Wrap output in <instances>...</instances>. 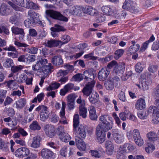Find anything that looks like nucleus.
Here are the masks:
<instances>
[{
    "label": "nucleus",
    "mask_w": 159,
    "mask_h": 159,
    "mask_svg": "<svg viewBox=\"0 0 159 159\" xmlns=\"http://www.w3.org/2000/svg\"><path fill=\"white\" fill-rule=\"evenodd\" d=\"M99 124L96 128L97 139L100 143L105 140L106 132L111 129L113 123L112 118L107 115L104 114L99 117Z\"/></svg>",
    "instance_id": "1"
},
{
    "label": "nucleus",
    "mask_w": 159,
    "mask_h": 159,
    "mask_svg": "<svg viewBox=\"0 0 159 159\" xmlns=\"http://www.w3.org/2000/svg\"><path fill=\"white\" fill-rule=\"evenodd\" d=\"M83 76L84 79L86 81H89L84 88L82 91L84 95L88 96L92 93L93 89L95 84V82L94 81V74L92 70H88L84 71Z\"/></svg>",
    "instance_id": "2"
},
{
    "label": "nucleus",
    "mask_w": 159,
    "mask_h": 159,
    "mask_svg": "<svg viewBox=\"0 0 159 159\" xmlns=\"http://www.w3.org/2000/svg\"><path fill=\"white\" fill-rule=\"evenodd\" d=\"M47 17H50L54 19L67 22L68 19L63 16L60 12L52 10H48L46 11Z\"/></svg>",
    "instance_id": "3"
},
{
    "label": "nucleus",
    "mask_w": 159,
    "mask_h": 159,
    "mask_svg": "<svg viewBox=\"0 0 159 159\" xmlns=\"http://www.w3.org/2000/svg\"><path fill=\"white\" fill-rule=\"evenodd\" d=\"M47 17H50L54 19L67 22L68 19L63 16L60 12L52 10H48L46 11Z\"/></svg>",
    "instance_id": "4"
},
{
    "label": "nucleus",
    "mask_w": 159,
    "mask_h": 159,
    "mask_svg": "<svg viewBox=\"0 0 159 159\" xmlns=\"http://www.w3.org/2000/svg\"><path fill=\"white\" fill-rule=\"evenodd\" d=\"M123 9L129 11L132 13H137L138 9L134 6V3L131 0H126L123 3L122 7Z\"/></svg>",
    "instance_id": "5"
},
{
    "label": "nucleus",
    "mask_w": 159,
    "mask_h": 159,
    "mask_svg": "<svg viewBox=\"0 0 159 159\" xmlns=\"http://www.w3.org/2000/svg\"><path fill=\"white\" fill-rule=\"evenodd\" d=\"M74 131L76 135L75 138H79L80 139H84L86 136L85 129L83 126L79 125L74 127Z\"/></svg>",
    "instance_id": "6"
},
{
    "label": "nucleus",
    "mask_w": 159,
    "mask_h": 159,
    "mask_svg": "<svg viewBox=\"0 0 159 159\" xmlns=\"http://www.w3.org/2000/svg\"><path fill=\"white\" fill-rule=\"evenodd\" d=\"M112 131L113 139L115 142L118 144L123 143L124 139L123 134H119L117 129H113Z\"/></svg>",
    "instance_id": "7"
},
{
    "label": "nucleus",
    "mask_w": 159,
    "mask_h": 159,
    "mask_svg": "<svg viewBox=\"0 0 159 159\" xmlns=\"http://www.w3.org/2000/svg\"><path fill=\"white\" fill-rule=\"evenodd\" d=\"M78 12L81 13V9L83 11L84 13L91 16H96L97 11L95 9H93L91 6H86L85 7H80Z\"/></svg>",
    "instance_id": "8"
},
{
    "label": "nucleus",
    "mask_w": 159,
    "mask_h": 159,
    "mask_svg": "<svg viewBox=\"0 0 159 159\" xmlns=\"http://www.w3.org/2000/svg\"><path fill=\"white\" fill-rule=\"evenodd\" d=\"M150 112L152 113V122L157 124L159 122V111L153 106L149 107Z\"/></svg>",
    "instance_id": "9"
},
{
    "label": "nucleus",
    "mask_w": 159,
    "mask_h": 159,
    "mask_svg": "<svg viewBox=\"0 0 159 159\" xmlns=\"http://www.w3.org/2000/svg\"><path fill=\"white\" fill-rule=\"evenodd\" d=\"M54 154L52 151L47 148L43 149L41 151V156L43 159H53Z\"/></svg>",
    "instance_id": "10"
},
{
    "label": "nucleus",
    "mask_w": 159,
    "mask_h": 159,
    "mask_svg": "<svg viewBox=\"0 0 159 159\" xmlns=\"http://www.w3.org/2000/svg\"><path fill=\"white\" fill-rule=\"evenodd\" d=\"M28 18L35 21L36 23H38L41 25H42V21L39 20L38 14L34 11L30 10L28 11Z\"/></svg>",
    "instance_id": "11"
},
{
    "label": "nucleus",
    "mask_w": 159,
    "mask_h": 159,
    "mask_svg": "<svg viewBox=\"0 0 159 159\" xmlns=\"http://www.w3.org/2000/svg\"><path fill=\"white\" fill-rule=\"evenodd\" d=\"M146 75L145 79L142 80L141 82V86L144 90H147L148 89V85L151 83L152 81L151 75L147 73Z\"/></svg>",
    "instance_id": "12"
},
{
    "label": "nucleus",
    "mask_w": 159,
    "mask_h": 159,
    "mask_svg": "<svg viewBox=\"0 0 159 159\" xmlns=\"http://www.w3.org/2000/svg\"><path fill=\"white\" fill-rule=\"evenodd\" d=\"M109 73L110 71L107 68H103L98 73V79L100 81H104L106 80Z\"/></svg>",
    "instance_id": "13"
},
{
    "label": "nucleus",
    "mask_w": 159,
    "mask_h": 159,
    "mask_svg": "<svg viewBox=\"0 0 159 159\" xmlns=\"http://www.w3.org/2000/svg\"><path fill=\"white\" fill-rule=\"evenodd\" d=\"M48 63V61L46 59L41 58L37 62L35 65L32 66V69L34 70H41L43 66H45Z\"/></svg>",
    "instance_id": "14"
},
{
    "label": "nucleus",
    "mask_w": 159,
    "mask_h": 159,
    "mask_svg": "<svg viewBox=\"0 0 159 159\" xmlns=\"http://www.w3.org/2000/svg\"><path fill=\"white\" fill-rule=\"evenodd\" d=\"M16 156L20 157L27 156L30 154L29 150L26 148L23 147L18 148L16 151Z\"/></svg>",
    "instance_id": "15"
},
{
    "label": "nucleus",
    "mask_w": 159,
    "mask_h": 159,
    "mask_svg": "<svg viewBox=\"0 0 159 159\" xmlns=\"http://www.w3.org/2000/svg\"><path fill=\"white\" fill-rule=\"evenodd\" d=\"M44 127L46 134L48 137L52 138L55 136V133L54 126L47 125Z\"/></svg>",
    "instance_id": "16"
},
{
    "label": "nucleus",
    "mask_w": 159,
    "mask_h": 159,
    "mask_svg": "<svg viewBox=\"0 0 159 159\" xmlns=\"http://www.w3.org/2000/svg\"><path fill=\"white\" fill-rule=\"evenodd\" d=\"M105 147L106 148V153L109 155H112L114 149L113 143L110 141H107L105 143Z\"/></svg>",
    "instance_id": "17"
},
{
    "label": "nucleus",
    "mask_w": 159,
    "mask_h": 159,
    "mask_svg": "<svg viewBox=\"0 0 159 159\" xmlns=\"http://www.w3.org/2000/svg\"><path fill=\"white\" fill-rule=\"evenodd\" d=\"M10 7L4 3L2 4L0 7V15L7 16L10 14Z\"/></svg>",
    "instance_id": "18"
},
{
    "label": "nucleus",
    "mask_w": 159,
    "mask_h": 159,
    "mask_svg": "<svg viewBox=\"0 0 159 159\" xmlns=\"http://www.w3.org/2000/svg\"><path fill=\"white\" fill-rule=\"evenodd\" d=\"M11 30L13 34H20L21 35V37L19 38L20 40L23 39V37H24L25 34L23 29L13 26L11 27Z\"/></svg>",
    "instance_id": "19"
},
{
    "label": "nucleus",
    "mask_w": 159,
    "mask_h": 159,
    "mask_svg": "<svg viewBox=\"0 0 159 159\" xmlns=\"http://www.w3.org/2000/svg\"><path fill=\"white\" fill-rule=\"evenodd\" d=\"M75 143L77 148L80 151H84L86 146L85 143L82 139L75 138Z\"/></svg>",
    "instance_id": "20"
},
{
    "label": "nucleus",
    "mask_w": 159,
    "mask_h": 159,
    "mask_svg": "<svg viewBox=\"0 0 159 159\" xmlns=\"http://www.w3.org/2000/svg\"><path fill=\"white\" fill-rule=\"evenodd\" d=\"M61 41L56 39H50L47 41L46 46L49 48L61 46Z\"/></svg>",
    "instance_id": "21"
},
{
    "label": "nucleus",
    "mask_w": 159,
    "mask_h": 159,
    "mask_svg": "<svg viewBox=\"0 0 159 159\" xmlns=\"http://www.w3.org/2000/svg\"><path fill=\"white\" fill-rule=\"evenodd\" d=\"M53 67L52 66L51 63H49L48 65H46L43 67L41 69L42 72L43 73V76H46L49 73H51L52 70L53 69Z\"/></svg>",
    "instance_id": "22"
},
{
    "label": "nucleus",
    "mask_w": 159,
    "mask_h": 159,
    "mask_svg": "<svg viewBox=\"0 0 159 159\" xmlns=\"http://www.w3.org/2000/svg\"><path fill=\"white\" fill-rule=\"evenodd\" d=\"M23 7L28 9H33L36 10L38 9V5L30 0H26V3H24Z\"/></svg>",
    "instance_id": "23"
},
{
    "label": "nucleus",
    "mask_w": 159,
    "mask_h": 159,
    "mask_svg": "<svg viewBox=\"0 0 159 159\" xmlns=\"http://www.w3.org/2000/svg\"><path fill=\"white\" fill-rule=\"evenodd\" d=\"M41 138L40 136H36L33 138V142L31 144V147L34 148H37L40 146V142Z\"/></svg>",
    "instance_id": "24"
},
{
    "label": "nucleus",
    "mask_w": 159,
    "mask_h": 159,
    "mask_svg": "<svg viewBox=\"0 0 159 159\" xmlns=\"http://www.w3.org/2000/svg\"><path fill=\"white\" fill-rule=\"evenodd\" d=\"M146 103L145 100L142 98L138 100L135 105L136 109L138 110H142L145 108Z\"/></svg>",
    "instance_id": "25"
},
{
    "label": "nucleus",
    "mask_w": 159,
    "mask_h": 159,
    "mask_svg": "<svg viewBox=\"0 0 159 159\" xmlns=\"http://www.w3.org/2000/svg\"><path fill=\"white\" fill-rule=\"evenodd\" d=\"M52 62L56 66H59L63 63V60L61 56H55L52 58Z\"/></svg>",
    "instance_id": "26"
},
{
    "label": "nucleus",
    "mask_w": 159,
    "mask_h": 159,
    "mask_svg": "<svg viewBox=\"0 0 159 159\" xmlns=\"http://www.w3.org/2000/svg\"><path fill=\"white\" fill-rule=\"evenodd\" d=\"M84 103L80 105L79 107V115L83 118H85L87 116V109L84 107Z\"/></svg>",
    "instance_id": "27"
},
{
    "label": "nucleus",
    "mask_w": 159,
    "mask_h": 159,
    "mask_svg": "<svg viewBox=\"0 0 159 159\" xmlns=\"http://www.w3.org/2000/svg\"><path fill=\"white\" fill-rule=\"evenodd\" d=\"M96 110L95 108L91 106L90 107L89 110V118L92 120H97L98 116L96 113Z\"/></svg>",
    "instance_id": "28"
},
{
    "label": "nucleus",
    "mask_w": 159,
    "mask_h": 159,
    "mask_svg": "<svg viewBox=\"0 0 159 159\" xmlns=\"http://www.w3.org/2000/svg\"><path fill=\"white\" fill-rule=\"evenodd\" d=\"M147 137L149 141L154 142L157 140V135L154 131H150L147 134Z\"/></svg>",
    "instance_id": "29"
},
{
    "label": "nucleus",
    "mask_w": 159,
    "mask_h": 159,
    "mask_svg": "<svg viewBox=\"0 0 159 159\" xmlns=\"http://www.w3.org/2000/svg\"><path fill=\"white\" fill-rule=\"evenodd\" d=\"M135 148V147L130 143L125 144L122 148H121L122 150H125L126 153H128L133 151Z\"/></svg>",
    "instance_id": "30"
},
{
    "label": "nucleus",
    "mask_w": 159,
    "mask_h": 159,
    "mask_svg": "<svg viewBox=\"0 0 159 159\" xmlns=\"http://www.w3.org/2000/svg\"><path fill=\"white\" fill-rule=\"evenodd\" d=\"M26 103V99L21 98L19 99L16 102V107L17 108L22 109L25 105Z\"/></svg>",
    "instance_id": "31"
},
{
    "label": "nucleus",
    "mask_w": 159,
    "mask_h": 159,
    "mask_svg": "<svg viewBox=\"0 0 159 159\" xmlns=\"http://www.w3.org/2000/svg\"><path fill=\"white\" fill-rule=\"evenodd\" d=\"M30 129L33 130H39L41 129L39 124L37 121H34L30 125Z\"/></svg>",
    "instance_id": "32"
},
{
    "label": "nucleus",
    "mask_w": 159,
    "mask_h": 159,
    "mask_svg": "<svg viewBox=\"0 0 159 159\" xmlns=\"http://www.w3.org/2000/svg\"><path fill=\"white\" fill-rule=\"evenodd\" d=\"M90 102L92 104H95L98 102L99 95L97 93L92 94L91 97H89Z\"/></svg>",
    "instance_id": "33"
},
{
    "label": "nucleus",
    "mask_w": 159,
    "mask_h": 159,
    "mask_svg": "<svg viewBox=\"0 0 159 159\" xmlns=\"http://www.w3.org/2000/svg\"><path fill=\"white\" fill-rule=\"evenodd\" d=\"M14 65L13 60L10 58H7L3 64V66L6 68H11Z\"/></svg>",
    "instance_id": "34"
},
{
    "label": "nucleus",
    "mask_w": 159,
    "mask_h": 159,
    "mask_svg": "<svg viewBox=\"0 0 159 159\" xmlns=\"http://www.w3.org/2000/svg\"><path fill=\"white\" fill-rule=\"evenodd\" d=\"M149 112H150V110H149V107L148 110L139 113L138 116V117L141 119H146Z\"/></svg>",
    "instance_id": "35"
},
{
    "label": "nucleus",
    "mask_w": 159,
    "mask_h": 159,
    "mask_svg": "<svg viewBox=\"0 0 159 159\" xmlns=\"http://www.w3.org/2000/svg\"><path fill=\"white\" fill-rule=\"evenodd\" d=\"M102 12L106 15H110L113 13L112 9L108 6H103L101 8Z\"/></svg>",
    "instance_id": "36"
},
{
    "label": "nucleus",
    "mask_w": 159,
    "mask_h": 159,
    "mask_svg": "<svg viewBox=\"0 0 159 159\" xmlns=\"http://www.w3.org/2000/svg\"><path fill=\"white\" fill-rule=\"evenodd\" d=\"M125 150H122L121 148L119 152H117L116 155L117 159H126V157L124 154L126 153Z\"/></svg>",
    "instance_id": "37"
},
{
    "label": "nucleus",
    "mask_w": 159,
    "mask_h": 159,
    "mask_svg": "<svg viewBox=\"0 0 159 159\" xmlns=\"http://www.w3.org/2000/svg\"><path fill=\"white\" fill-rule=\"evenodd\" d=\"M104 85L106 89L108 90H112L115 86L114 83L110 79L105 81Z\"/></svg>",
    "instance_id": "38"
},
{
    "label": "nucleus",
    "mask_w": 159,
    "mask_h": 159,
    "mask_svg": "<svg viewBox=\"0 0 159 159\" xmlns=\"http://www.w3.org/2000/svg\"><path fill=\"white\" fill-rule=\"evenodd\" d=\"M61 85V84L57 82H54L50 85L46 89L47 90L50 91L57 89Z\"/></svg>",
    "instance_id": "39"
},
{
    "label": "nucleus",
    "mask_w": 159,
    "mask_h": 159,
    "mask_svg": "<svg viewBox=\"0 0 159 159\" xmlns=\"http://www.w3.org/2000/svg\"><path fill=\"white\" fill-rule=\"evenodd\" d=\"M59 137L61 140L64 142H67L70 139V136L68 134H66L65 133H63L61 135H60Z\"/></svg>",
    "instance_id": "40"
},
{
    "label": "nucleus",
    "mask_w": 159,
    "mask_h": 159,
    "mask_svg": "<svg viewBox=\"0 0 159 159\" xmlns=\"http://www.w3.org/2000/svg\"><path fill=\"white\" fill-rule=\"evenodd\" d=\"M49 112L48 111H41L40 116V120L43 121H45L49 117Z\"/></svg>",
    "instance_id": "41"
},
{
    "label": "nucleus",
    "mask_w": 159,
    "mask_h": 159,
    "mask_svg": "<svg viewBox=\"0 0 159 159\" xmlns=\"http://www.w3.org/2000/svg\"><path fill=\"white\" fill-rule=\"evenodd\" d=\"M125 50L123 49H118L115 52L114 57L116 60L119 59L123 54Z\"/></svg>",
    "instance_id": "42"
},
{
    "label": "nucleus",
    "mask_w": 159,
    "mask_h": 159,
    "mask_svg": "<svg viewBox=\"0 0 159 159\" xmlns=\"http://www.w3.org/2000/svg\"><path fill=\"white\" fill-rule=\"evenodd\" d=\"M23 68V66L21 65L19 66L13 65L11 68V71L12 73H16L20 72Z\"/></svg>",
    "instance_id": "43"
},
{
    "label": "nucleus",
    "mask_w": 159,
    "mask_h": 159,
    "mask_svg": "<svg viewBox=\"0 0 159 159\" xmlns=\"http://www.w3.org/2000/svg\"><path fill=\"white\" fill-rule=\"evenodd\" d=\"M125 64L124 63H121V64L119 65L117 67L116 69V73L117 74L120 73L123 74L125 70Z\"/></svg>",
    "instance_id": "44"
},
{
    "label": "nucleus",
    "mask_w": 159,
    "mask_h": 159,
    "mask_svg": "<svg viewBox=\"0 0 159 159\" xmlns=\"http://www.w3.org/2000/svg\"><path fill=\"white\" fill-rule=\"evenodd\" d=\"M140 48V45L138 44L131 46L128 49V51L131 53H134L138 51Z\"/></svg>",
    "instance_id": "45"
},
{
    "label": "nucleus",
    "mask_w": 159,
    "mask_h": 159,
    "mask_svg": "<svg viewBox=\"0 0 159 159\" xmlns=\"http://www.w3.org/2000/svg\"><path fill=\"white\" fill-rule=\"evenodd\" d=\"M93 55L94 52H93L91 53L84 55V57L85 59H88L89 60H96L98 59V57H97L94 56Z\"/></svg>",
    "instance_id": "46"
},
{
    "label": "nucleus",
    "mask_w": 159,
    "mask_h": 159,
    "mask_svg": "<svg viewBox=\"0 0 159 159\" xmlns=\"http://www.w3.org/2000/svg\"><path fill=\"white\" fill-rule=\"evenodd\" d=\"M25 26L28 28L30 27L31 26L33 25L34 24H36L35 22L33 20L28 18L24 21Z\"/></svg>",
    "instance_id": "47"
},
{
    "label": "nucleus",
    "mask_w": 159,
    "mask_h": 159,
    "mask_svg": "<svg viewBox=\"0 0 159 159\" xmlns=\"http://www.w3.org/2000/svg\"><path fill=\"white\" fill-rule=\"evenodd\" d=\"M154 146L151 144H149L147 147L145 148V149L146 152L148 153L152 152L155 149Z\"/></svg>",
    "instance_id": "48"
},
{
    "label": "nucleus",
    "mask_w": 159,
    "mask_h": 159,
    "mask_svg": "<svg viewBox=\"0 0 159 159\" xmlns=\"http://www.w3.org/2000/svg\"><path fill=\"white\" fill-rule=\"evenodd\" d=\"M72 78L74 80L77 81H80L84 79L83 73H78L73 76Z\"/></svg>",
    "instance_id": "49"
},
{
    "label": "nucleus",
    "mask_w": 159,
    "mask_h": 159,
    "mask_svg": "<svg viewBox=\"0 0 159 159\" xmlns=\"http://www.w3.org/2000/svg\"><path fill=\"white\" fill-rule=\"evenodd\" d=\"M66 103L64 102H62V107L61 109V111L60 112V116L61 118L64 120V119H66L65 117V108L66 107Z\"/></svg>",
    "instance_id": "50"
},
{
    "label": "nucleus",
    "mask_w": 159,
    "mask_h": 159,
    "mask_svg": "<svg viewBox=\"0 0 159 159\" xmlns=\"http://www.w3.org/2000/svg\"><path fill=\"white\" fill-rule=\"evenodd\" d=\"M135 143L139 146H142L144 144V142L141 136L134 140Z\"/></svg>",
    "instance_id": "51"
},
{
    "label": "nucleus",
    "mask_w": 159,
    "mask_h": 159,
    "mask_svg": "<svg viewBox=\"0 0 159 159\" xmlns=\"http://www.w3.org/2000/svg\"><path fill=\"white\" fill-rule=\"evenodd\" d=\"M61 40L63 41H61V46L67 43L70 40V37L68 35H65L62 37Z\"/></svg>",
    "instance_id": "52"
},
{
    "label": "nucleus",
    "mask_w": 159,
    "mask_h": 159,
    "mask_svg": "<svg viewBox=\"0 0 159 159\" xmlns=\"http://www.w3.org/2000/svg\"><path fill=\"white\" fill-rule=\"evenodd\" d=\"M79 115L78 114H76L74 116L73 119V127H75L79 126Z\"/></svg>",
    "instance_id": "53"
},
{
    "label": "nucleus",
    "mask_w": 159,
    "mask_h": 159,
    "mask_svg": "<svg viewBox=\"0 0 159 159\" xmlns=\"http://www.w3.org/2000/svg\"><path fill=\"white\" fill-rule=\"evenodd\" d=\"M129 113V112L127 111L120 113L119 116L121 119L123 121L125 120L128 116Z\"/></svg>",
    "instance_id": "54"
},
{
    "label": "nucleus",
    "mask_w": 159,
    "mask_h": 159,
    "mask_svg": "<svg viewBox=\"0 0 159 159\" xmlns=\"http://www.w3.org/2000/svg\"><path fill=\"white\" fill-rule=\"evenodd\" d=\"M38 33L39 34L38 37L39 39H43L45 37L47 34L46 32L43 29L39 30Z\"/></svg>",
    "instance_id": "55"
},
{
    "label": "nucleus",
    "mask_w": 159,
    "mask_h": 159,
    "mask_svg": "<svg viewBox=\"0 0 159 159\" xmlns=\"http://www.w3.org/2000/svg\"><path fill=\"white\" fill-rule=\"evenodd\" d=\"M52 28L53 29L56 30L58 32L64 31L66 30L63 27L57 24L55 25L54 27Z\"/></svg>",
    "instance_id": "56"
},
{
    "label": "nucleus",
    "mask_w": 159,
    "mask_h": 159,
    "mask_svg": "<svg viewBox=\"0 0 159 159\" xmlns=\"http://www.w3.org/2000/svg\"><path fill=\"white\" fill-rule=\"evenodd\" d=\"M133 137L134 139L141 136L139 131L137 129H134L132 132Z\"/></svg>",
    "instance_id": "57"
},
{
    "label": "nucleus",
    "mask_w": 159,
    "mask_h": 159,
    "mask_svg": "<svg viewBox=\"0 0 159 159\" xmlns=\"http://www.w3.org/2000/svg\"><path fill=\"white\" fill-rule=\"evenodd\" d=\"M110 79L112 81V83H114V85L115 86H117L118 84H119L120 82V81L119 78L117 76L113 78Z\"/></svg>",
    "instance_id": "58"
},
{
    "label": "nucleus",
    "mask_w": 159,
    "mask_h": 159,
    "mask_svg": "<svg viewBox=\"0 0 159 159\" xmlns=\"http://www.w3.org/2000/svg\"><path fill=\"white\" fill-rule=\"evenodd\" d=\"M142 65L140 63H138L135 66V70L137 72H140L143 70Z\"/></svg>",
    "instance_id": "59"
},
{
    "label": "nucleus",
    "mask_w": 159,
    "mask_h": 159,
    "mask_svg": "<svg viewBox=\"0 0 159 159\" xmlns=\"http://www.w3.org/2000/svg\"><path fill=\"white\" fill-rule=\"evenodd\" d=\"M17 121L16 120L12 121L11 123H8V124L9 126H10L12 128L11 130H15L17 129L16 125H17Z\"/></svg>",
    "instance_id": "60"
},
{
    "label": "nucleus",
    "mask_w": 159,
    "mask_h": 159,
    "mask_svg": "<svg viewBox=\"0 0 159 159\" xmlns=\"http://www.w3.org/2000/svg\"><path fill=\"white\" fill-rule=\"evenodd\" d=\"M157 66L156 65H150L148 67V70L150 72L153 73L157 71Z\"/></svg>",
    "instance_id": "61"
},
{
    "label": "nucleus",
    "mask_w": 159,
    "mask_h": 159,
    "mask_svg": "<svg viewBox=\"0 0 159 159\" xmlns=\"http://www.w3.org/2000/svg\"><path fill=\"white\" fill-rule=\"evenodd\" d=\"M28 58L25 55H23L20 56L18 59V61L20 62H25L28 61Z\"/></svg>",
    "instance_id": "62"
},
{
    "label": "nucleus",
    "mask_w": 159,
    "mask_h": 159,
    "mask_svg": "<svg viewBox=\"0 0 159 159\" xmlns=\"http://www.w3.org/2000/svg\"><path fill=\"white\" fill-rule=\"evenodd\" d=\"M75 94H70L68 95L67 97V102H75Z\"/></svg>",
    "instance_id": "63"
},
{
    "label": "nucleus",
    "mask_w": 159,
    "mask_h": 159,
    "mask_svg": "<svg viewBox=\"0 0 159 159\" xmlns=\"http://www.w3.org/2000/svg\"><path fill=\"white\" fill-rule=\"evenodd\" d=\"M74 87V85L73 84L70 83L66 85L64 87L68 92L70 91L73 89Z\"/></svg>",
    "instance_id": "64"
}]
</instances>
